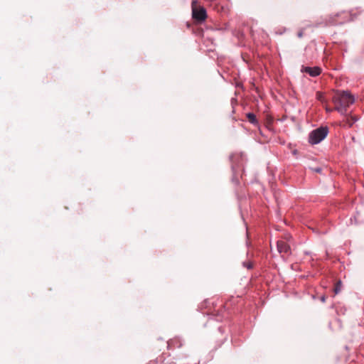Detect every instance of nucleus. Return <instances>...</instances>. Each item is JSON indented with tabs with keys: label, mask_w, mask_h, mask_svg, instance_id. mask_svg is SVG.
<instances>
[{
	"label": "nucleus",
	"mask_w": 364,
	"mask_h": 364,
	"mask_svg": "<svg viewBox=\"0 0 364 364\" xmlns=\"http://www.w3.org/2000/svg\"><path fill=\"white\" fill-rule=\"evenodd\" d=\"M335 109L341 114L346 112L347 108L355 102L354 96L348 91H336L332 99Z\"/></svg>",
	"instance_id": "f257e3e1"
},
{
	"label": "nucleus",
	"mask_w": 364,
	"mask_h": 364,
	"mask_svg": "<svg viewBox=\"0 0 364 364\" xmlns=\"http://www.w3.org/2000/svg\"><path fill=\"white\" fill-rule=\"evenodd\" d=\"M328 128L327 127H320L309 134V142L311 144H317L323 141L328 134Z\"/></svg>",
	"instance_id": "f03ea898"
},
{
	"label": "nucleus",
	"mask_w": 364,
	"mask_h": 364,
	"mask_svg": "<svg viewBox=\"0 0 364 364\" xmlns=\"http://www.w3.org/2000/svg\"><path fill=\"white\" fill-rule=\"evenodd\" d=\"M191 9H192V17L194 20L198 22H203L205 21L207 18V12L204 7L199 6L197 7V1L193 0L191 2Z\"/></svg>",
	"instance_id": "7ed1b4c3"
},
{
	"label": "nucleus",
	"mask_w": 364,
	"mask_h": 364,
	"mask_svg": "<svg viewBox=\"0 0 364 364\" xmlns=\"http://www.w3.org/2000/svg\"><path fill=\"white\" fill-rule=\"evenodd\" d=\"M277 250L280 254H284V255H289L291 254V248L289 245L283 240L277 241Z\"/></svg>",
	"instance_id": "20e7f679"
},
{
	"label": "nucleus",
	"mask_w": 364,
	"mask_h": 364,
	"mask_svg": "<svg viewBox=\"0 0 364 364\" xmlns=\"http://www.w3.org/2000/svg\"><path fill=\"white\" fill-rule=\"evenodd\" d=\"M183 346V341L179 337H175L172 339H170L167 342V348L168 349H175L178 348H181Z\"/></svg>",
	"instance_id": "39448f33"
},
{
	"label": "nucleus",
	"mask_w": 364,
	"mask_h": 364,
	"mask_svg": "<svg viewBox=\"0 0 364 364\" xmlns=\"http://www.w3.org/2000/svg\"><path fill=\"white\" fill-rule=\"evenodd\" d=\"M303 70L308 73L311 77H317L321 73V69L319 67H304Z\"/></svg>",
	"instance_id": "423d86ee"
},
{
	"label": "nucleus",
	"mask_w": 364,
	"mask_h": 364,
	"mask_svg": "<svg viewBox=\"0 0 364 364\" xmlns=\"http://www.w3.org/2000/svg\"><path fill=\"white\" fill-rule=\"evenodd\" d=\"M247 118L248 119V121L254 124V125H258L259 122L257 119L256 115L254 113L249 112L247 114Z\"/></svg>",
	"instance_id": "0eeeda50"
},
{
	"label": "nucleus",
	"mask_w": 364,
	"mask_h": 364,
	"mask_svg": "<svg viewBox=\"0 0 364 364\" xmlns=\"http://www.w3.org/2000/svg\"><path fill=\"white\" fill-rule=\"evenodd\" d=\"M341 287H342V282L341 281H338L335 285V287H334V292L336 294H338L341 290Z\"/></svg>",
	"instance_id": "6e6552de"
},
{
	"label": "nucleus",
	"mask_w": 364,
	"mask_h": 364,
	"mask_svg": "<svg viewBox=\"0 0 364 364\" xmlns=\"http://www.w3.org/2000/svg\"><path fill=\"white\" fill-rule=\"evenodd\" d=\"M316 97L318 101L321 102L322 103H323L325 101L323 94L321 92H316Z\"/></svg>",
	"instance_id": "1a4fd4ad"
},
{
	"label": "nucleus",
	"mask_w": 364,
	"mask_h": 364,
	"mask_svg": "<svg viewBox=\"0 0 364 364\" xmlns=\"http://www.w3.org/2000/svg\"><path fill=\"white\" fill-rule=\"evenodd\" d=\"M344 21H337L336 19H332V21H331V23L333 24V25H338V24H342Z\"/></svg>",
	"instance_id": "9d476101"
},
{
	"label": "nucleus",
	"mask_w": 364,
	"mask_h": 364,
	"mask_svg": "<svg viewBox=\"0 0 364 364\" xmlns=\"http://www.w3.org/2000/svg\"><path fill=\"white\" fill-rule=\"evenodd\" d=\"M243 265H244L245 267H247V269H252V267H253V266H252V264L251 263H250V262H248V263H245V262H244V263H243Z\"/></svg>",
	"instance_id": "9b49d317"
},
{
	"label": "nucleus",
	"mask_w": 364,
	"mask_h": 364,
	"mask_svg": "<svg viewBox=\"0 0 364 364\" xmlns=\"http://www.w3.org/2000/svg\"><path fill=\"white\" fill-rule=\"evenodd\" d=\"M303 34H304L303 31H300L297 33V36H298L299 38H302V37H303Z\"/></svg>",
	"instance_id": "f8f14e48"
},
{
	"label": "nucleus",
	"mask_w": 364,
	"mask_h": 364,
	"mask_svg": "<svg viewBox=\"0 0 364 364\" xmlns=\"http://www.w3.org/2000/svg\"><path fill=\"white\" fill-rule=\"evenodd\" d=\"M321 301L322 302H325V301H326V296H322L321 297Z\"/></svg>",
	"instance_id": "ddd939ff"
},
{
	"label": "nucleus",
	"mask_w": 364,
	"mask_h": 364,
	"mask_svg": "<svg viewBox=\"0 0 364 364\" xmlns=\"http://www.w3.org/2000/svg\"><path fill=\"white\" fill-rule=\"evenodd\" d=\"M341 15H344V16H347V14L345 12L342 13Z\"/></svg>",
	"instance_id": "4468645a"
},
{
	"label": "nucleus",
	"mask_w": 364,
	"mask_h": 364,
	"mask_svg": "<svg viewBox=\"0 0 364 364\" xmlns=\"http://www.w3.org/2000/svg\"><path fill=\"white\" fill-rule=\"evenodd\" d=\"M326 111H327V112H331V109H328V108H327V107H326Z\"/></svg>",
	"instance_id": "2eb2a0df"
}]
</instances>
